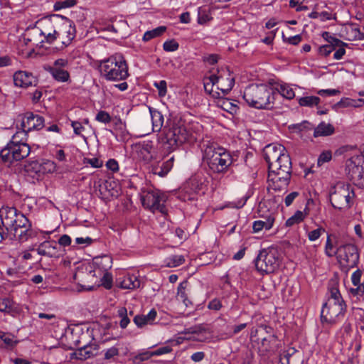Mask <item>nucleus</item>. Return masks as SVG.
Wrapping results in <instances>:
<instances>
[{
	"label": "nucleus",
	"mask_w": 364,
	"mask_h": 364,
	"mask_svg": "<svg viewBox=\"0 0 364 364\" xmlns=\"http://www.w3.org/2000/svg\"><path fill=\"white\" fill-rule=\"evenodd\" d=\"M334 45H333L332 43H328L326 45H323L320 46L318 48V52L321 55H323L324 57L328 56L333 50H335V48H333Z\"/></svg>",
	"instance_id": "54"
},
{
	"label": "nucleus",
	"mask_w": 364,
	"mask_h": 364,
	"mask_svg": "<svg viewBox=\"0 0 364 364\" xmlns=\"http://www.w3.org/2000/svg\"><path fill=\"white\" fill-rule=\"evenodd\" d=\"M363 272L360 269H358L356 271H355L351 276V281L354 286L361 284H360V279L362 277Z\"/></svg>",
	"instance_id": "64"
},
{
	"label": "nucleus",
	"mask_w": 364,
	"mask_h": 364,
	"mask_svg": "<svg viewBox=\"0 0 364 364\" xmlns=\"http://www.w3.org/2000/svg\"><path fill=\"white\" fill-rule=\"evenodd\" d=\"M330 297L323 306H346L337 286L329 287Z\"/></svg>",
	"instance_id": "23"
},
{
	"label": "nucleus",
	"mask_w": 364,
	"mask_h": 364,
	"mask_svg": "<svg viewBox=\"0 0 364 364\" xmlns=\"http://www.w3.org/2000/svg\"><path fill=\"white\" fill-rule=\"evenodd\" d=\"M119 355V349L116 347H112L106 350L105 353V359L110 360L113 358L114 356Z\"/></svg>",
	"instance_id": "63"
},
{
	"label": "nucleus",
	"mask_w": 364,
	"mask_h": 364,
	"mask_svg": "<svg viewBox=\"0 0 364 364\" xmlns=\"http://www.w3.org/2000/svg\"><path fill=\"white\" fill-rule=\"evenodd\" d=\"M154 86L158 89L159 95L160 97H164L167 93V83L165 80H160L159 82H154Z\"/></svg>",
	"instance_id": "55"
},
{
	"label": "nucleus",
	"mask_w": 364,
	"mask_h": 364,
	"mask_svg": "<svg viewBox=\"0 0 364 364\" xmlns=\"http://www.w3.org/2000/svg\"><path fill=\"white\" fill-rule=\"evenodd\" d=\"M119 287L124 289H134L140 287V281L136 276L127 274L119 282Z\"/></svg>",
	"instance_id": "30"
},
{
	"label": "nucleus",
	"mask_w": 364,
	"mask_h": 364,
	"mask_svg": "<svg viewBox=\"0 0 364 364\" xmlns=\"http://www.w3.org/2000/svg\"><path fill=\"white\" fill-rule=\"evenodd\" d=\"M356 160L360 161V158L359 156L355 159L352 158L347 164L348 177L356 186L364 189V165H359V163H356Z\"/></svg>",
	"instance_id": "15"
},
{
	"label": "nucleus",
	"mask_w": 364,
	"mask_h": 364,
	"mask_svg": "<svg viewBox=\"0 0 364 364\" xmlns=\"http://www.w3.org/2000/svg\"><path fill=\"white\" fill-rule=\"evenodd\" d=\"M272 94V88L266 85H250L244 91L243 99L252 107L267 109L273 102Z\"/></svg>",
	"instance_id": "4"
},
{
	"label": "nucleus",
	"mask_w": 364,
	"mask_h": 364,
	"mask_svg": "<svg viewBox=\"0 0 364 364\" xmlns=\"http://www.w3.org/2000/svg\"><path fill=\"white\" fill-rule=\"evenodd\" d=\"M76 3V0H65L62 1H57L54 4V10L58 11L62 9L70 8L75 5Z\"/></svg>",
	"instance_id": "49"
},
{
	"label": "nucleus",
	"mask_w": 364,
	"mask_h": 364,
	"mask_svg": "<svg viewBox=\"0 0 364 364\" xmlns=\"http://www.w3.org/2000/svg\"><path fill=\"white\" fill-rule=\"evenodd\" d=\"M220 102L221 103L220 105V107L230 113L236 112L237 109H238L237 106L233 104L229 99H222Z\"/></svg>",
	"instance_id": "43"
},
{
	"label": "nucleus",
	"mask_w": 364,
	"mask_h": 364,
	"mask_svg": "<svg viewBox=\"0 0 364 364\" xmlns=\"http://www.w3.org/2000/svg\"><path fill=\"white\" fill-rule=\"evenodd\" d=\"M322 37L328 42L332 43L334 45L335 53L333 54V58L336 60H341L346 54L345 46L347 43H344L341 40L332 36L329 32L325 31L322 33Z\"/></svg>",
	"instance_id": "19"
},
{
	"label": "nucleus",
	"mask_w": 364,
	"mask_h": 364,
	"mask_svg": "<svg viewBox=\"0 0 364 364\" xmlns=\"http://www.w3.org/2000/svg\"><path fill=\"white\" fill-rule=\"evenodd\" d=\"M166 31V26H159L153 30L147 31L146 32H145L142 39L145 42L149 41L151 40L152 38H154L161 36Z\"/></svg>",
	"instance_id": "37"
},
{
	"label": "nucleus",
	"mask_w": 364,
	"mask_h": 364,
	"mask_svg": "<svg viewBox=\"0 0 364 364\" xmlns=\"http://www.w3.org/2000/svg\"><path fill=\"white\" fill-rule=\"evenodd\" d=\"M188 333L196 334L199 337L196 338V339L199 341H203L207 338L205 334L207 333H210V332L208 330L205 325L200 324L188 328Z\"/></svg>",
	"instance_id": "35"
},
{
	"label": "nucleus",
	"mask_w": 364,
	"mask_h": 364,
	"mask_svg": "<svg viewBox=\"0 0 364 364\" xmlns=\"http://www.w3.org/2000/svg\"><path fill=\"white\" fill-rule=\"evenodd\" d=\"M14 337L11 333L0 331V339L9 347H14L18 343Z\"/></svg>",
	"instance_id": "42"
},
{
	"label": "nucleus",
	"mask_w": 364,
	"mask_h": 364,
	"mask_svg": "<svg viewBox=\"0 0 364 364\" xmlns=\"http://www.w3.org/2000/svg\"><path fill=\"white\" fill-rule=\"evenodd\" d=\"M69 63L68 59L58 58L55 60L52 65H48L47 68H56L57 69H65L68 67Z\"/></svg>",
	"instance_id": "56"
},
{
	"label": "nucleus",
	"mask_w": 364,
	"mask_h": 364,
	"mask_svg": "<svg viewBox=\"0 0 364 364\" xmlns=\"http://www.w3.org/2000/svg\"><path fill=\"white\" fill-rule=\"evenodd\" d=\"M283 164L279 165L277 169L269 168V176H277L280 178H287V181L291 180V161H288L287 158L283 159Z\"/></svg>",
	"instance_id": "22"
},
{
	"label": "nucleus",
	"mask_w": 364,
	"mask_h": 364,
	"mask_svg": "<svg viewBox=\"0 0 364 364\" xmlns=\"http://www.w3.org/2000/svg\"><path fill=\"white\" fill-rule=\"evenodd\" d=\"M293 127L301 132L306 129H312L314 128V126L308 121H304L301 123L294 124Z\"/></svg>",
	"instance_id": "62"
},
{
	"label": "nucleus",
	"mask_w": 364,
	"mask_h": 364,
	"mask_svg": "<svg viewBox=\"0 0 364 364\" xmlns=\"http://www.w3.org/2000/svg\"><path fill=\"white\" fill-rule=\"evenodd\" d=\"M208 13L205 9L199 7L198 9V23L199 24H204L210 20Z\"/></svg>",
	"instance_id": "48"
},
{
	"label": "nucleus",
	"mask_w": 364,
	"mask_h": 364,
	"mask_svg": "<svg viewBox=\"0 0 364 364\" xmlns=\"http://www.w3.org/2000/svg\"><path fill=\"white\" fill-rule=\"evenodd\" d=\"M185 258L183 255H171L164 260L165 265L168 267H176L183 264Z\"/></svg>",
	"instance_id": "39"
},
{
	"label": "nucleus",
	"mask_w": 364,
	"mask_h": 364,
	"mask_svg": "<svg viewBox=\"0 0 364 364\" xmlns=\"http://www.w3.org/2000/svg\"><path fill=\"white\" fill-rule=\"evenodd\" d=\"M203 162L213 173L225 174L233 162L230 151L216 143L204 145Z\"/></svg>",
	"instance_id": "1"
},
{
	"label": "nucleus",
	"mask_w": 364,
	"mask_h": 364,
	"mask_svg": "<svg viewBox=\"0 0 364 364\" xmlns=\"http://www.w3.org/2000/svg\"><path fill=\"white\" fill-rule=\"evenodd\" d=\"M75 36L76 30L74 23L68 18L63 16L57 32V39L61 40V48L70 45Z\"/></svg>",
	"instance_id": "13"
},
{
	"label": "nucleus",
	"mask_w": 364,
	"mask_h": 364,
	"mask_svg": "<svg viewBox=\"0 0 364 364\" xmlns=\"http://www.w3.org/2000/svg\"><path fill=\"white\" fill-rule=\"evenodd\" d=\"M278 91L283 97L288 100L293 99L295 96L293 89L287 85H280Z\"/></svg>",
	"instance_id": "44"
},
{
	"label": "nucleus",
	"mask_w": 364,
	"mask_h": 364,
	"mask_svg": "<svg viewBox=\"0 0 364 364\" xmlns=\"http://www.w3.org/2000/svg\"><path fill=\"white\" fill-rule=\"evenodd\" d=\"M112 259L111 257L102 255L94 257L92 265L95 269H97L102 272H106L112 267Z\"/></svg>",
	"instance_id": "25"
},
{
	"label": "nucleus",
	"mask_w": 364,
	"mask_h": 364,
	"mask_svg": "<svg viewBox=\"0 0 364 364\" xmlns=\"http://www.w3.org/2000/svg\"><path fill=\"white\" fill-rule=\"evenodd\" d=\"M188 136V132L184 126L174 124L164 131V136L161 138V141L164 144V149L168 153H171L186 142Z\"/></svg>",
	"instance_id": "8"
},
{
	"label": "nucleus",
	"mask_w": 364,
	"mask_h": 364,
	"mask_svg": "<svg viewBox=\"0 0 364 364\" xmlns=\"http://www.w3.org/2000/svg\"><path fill=\"white\" fill-rule=\"evenodd\" d=\"M0 311L11 314L16 311L14 301L9 298L0 299Z\"/></svg>",
	"instance_id": "38"
},
{
	"label": "nucleus",
	"mask_w": 364,
	"mask_h": 364,
	"mask_svg": "<svg viewBox=\"0 0 364 364\" xmlns=\"http://www.w3.org/2000/svg\"><path fill=\"white\" fill-rule=\"evenodd\" d=\"M337 259L342 272L348 273L351 268L358 266L360 260V252L356 245L346 244L336 249Z\"/></svg>",
	"instance_id": "7"
},
{
	"label": "nucleus",
	"mask_w": 364,
	"mask_h": 364,
	"mask_svg": "<svg viewBox=\"0 0 364 364\" xmlns=\"http://www.w3.org/2000/svg\"><path fill=\"white\" fill-rule=\"evenodd\" d=\"M53 78L59 82H67L70 80V75L66 69H57L56 68H45Z\"/></svg>",
	"instance_id": "29"
},
{
	"label": "nucleus",
	"mask_w": 364,
	"mask_h": 364,
	"mask_svg": "<svg viewBox=\"0 0 364 364\" xmlns=\"http://www.w3.org/2000/svg\"><path fill=\"white\" fill-rule=\"evenodd\" d=\"M58 249V245L55 241H44L39 245L37 252L42 256L58 257L60 254Z\"/></svg>",
	"instance_id": "20"
},
{
	"label": "nucleus",
	"mask_w": 364,
	"mask_h": 364,
	"mask_svg": "<svg viewBox=\"0 0 364 364\" xmlns=\"http://www.w3.org/2000/svg\"><path fill=\"white\" fill-rule=\"evenodd\" d=\"M263 220H256L252 224L253 232H259L263 229L270 230L274 223V217L269 214L267 216L262 217Z\"/></svg>",
	"instance_id": "28"
},
{
	"label": "nucleus",
	"mask_w": 364,
	"mask_h": 364,
	"mask_svg": "<svg viewBox=\"0 0 364 364\" xmlns=\"http://www.w3.org/2000/svg\"><path fill=\"white\" fill-rule=\"evenodd\" d=\"M15 207H4L0 210V215L1 218L2 225L9 231V227L14 225V220L17 218V215L20 214Z\"/></svg>",
	"instance_id": "21"
},
{
	"label": "nucleus",
	"mask_w": 364,
	"mask_h": 364,
	"mask_svg": "<svg viewBox=\"0 0 364 364\" xmlns=\"http://www.w3.org/2000/svg\"><path fill=\"white\" fill-rule=\"evenodd\" d=\"M172 350L173 349L170 346L166 345V346H161L151 352H152L153 356H159V355H161L164 354L169 353L172 351Z\"/></svg>",
	"instance_id": "60"
},
{
	"label": "nucleus",
	"mask_w": 364,
	"mask_h": 364,
	"mask_svg": "<svg viewBox=\"0 0 364 364\" xmlns=\"http://www.w3.org/2000/svg\"><path fill=\"white\" fill-rule=\"evenodd\" d=\"M355 194L349 183L343 181L337 182L329 191V200L331 205L340 210L350 209L354 202Z\"/></svg>",
	"instance_id": "5"
},
{
	"label": "nucleus",
	"mask_w": 364,
	"mask_h": 364,
	"mask_svg": "<svg viewBox=\"0 0 364 364\" xmlns=\"http://www.w3.org/2000/svg\"><path fill=\"white\" fill-rule=\"evenodd\" d=\"M99 70L109 81L124 80L129 76L128 65L124 56L120 53H115L100 61Z\"/></svg>",
	"instance_id": "2"
},
{
	"label": "nucleus",
	"mask_w": 364,
	"mask_h": 364,
	"mask_svg": "<svg viewBox=\"0 0 364 364\" xmlns=\"http://www.w3.org/2000/svg\"><path fill=\"white\" fill-rule=\"evenodd\" d=\"M29 220L22 213L17 215L14 225L9 227V230L14 232V235L21 242H25L34 235Z\"/></svg>",
	"instance_id": "12"
},
{
	"label": "nucleus",
	"mask_w": 364,
	"mask_h": 364,
	"mask_svg": "<svg viewBox=\"0 0 364 364\" xmlns=\"http://www.w3.org/2000/svg\"><path fill=\"white\" fill-rule=\"evenodd\" d=\"M174 156L171 157L168 160L164 162L161 166H153L151 171L154 174H157L161 177H164L171 170L173 166Z\"/></svg>",
	"instance_id": "33"
},
{
	"label": "nucleus",
	"mask_w": 364,
	"mask_h": 364,
	"mask_svg": "<svg viewBox=\"0 0 364 364\" xmlns=\"http://www.w3.org/2000/svg\"><path fill=\"white\" fill-rule=\"evenodd\" d=\"M277 340V337L274 334L270 333L262 339V346L267 350L271 348V343H274Z\"/></svg>",
	"instance_id": "52"
},
{
	"label": "nucleus",
	"mask_w": 364,
	"mask_h": 364,
	"mask_svg": "<svg viewBox=\"0 0 364 364\" xmlns=\"http://www.w3.org/2000/svg\"><path fill=\"white\" fill-rule=\"evenodd\" d=\"M142 205L151 212L159 211L162 214L166 213V208L164 203L166 196L159 190L153 188H142L140 193Z\"/></svg>",
	"instance_id": "9"
},
{
	"label": "nucleus",
	"mask_w": 364,
	"mask_h": 364,
	"mask_svg": "<svg viewBox=\"0 0 364 364\" xmlns=\"http://www.w3.org/2000/svg\"><path fill=\"white\" fill-rule=\"evenodd\" d=\"M55 170V164L50 160L33 161L26 166V171L38 176L52 173Z\"/></svg>",
	"instance_id": "18"
},
{
	"label": "nucleus",
	"mask_w": 364,
	"mask_h": 364,
	"mask_svg": "<svg viewBox=\"0 0 364 364\" xmlns=\"http://www.w3.org/2000/svg\"><path fill=\"white\" fill-rule=\"evenodd\" d=\"M325 252L326 255L329 257H332L333 256L336 255V250L333 251V245L331 240V235H328L327 237L325 247Z\"/></svg>",
	"instance_id": "58"
},
{
	"label": "nucleus",
	"mask_w": 364,
	"mask_h": 364,
	"mask_svg": "<svg viewBox=\"0 0 364 364\" xmlns=\"http://www.w3.org/2000/svg\"><path fill=\"white\" fill-rule=\"evenodd\" d=\"M103 276L101 279L102 285L107 289H109L112 287V276L108 272H102Z\"/></svg>",
	"instance_id": "53"
},
{
	"label": "nucleus",
	"mask_w": 364,
	"mask_h": 364,
	"mask_svg": "<svg viewBox=\"0 0 364 364\" xmlns=\"http://www.w3.org/2000/svg\"><path fill=\"white\" fill-rule=\"evenodd\" d=\"M22 131L18 132L21 135L26 136V134L33 130H41L44 127V118L33 112H26L21 120Z\"/></svg>",
	"instance_id": "14"
},
{
	"label": "nucleus",
	"mask_w": 364,
	"mask_h": 364,
	"mask_svg": "<svg viewBox=\"0 0 364 364\" xmlns=\"http://www.w3.org/2000/svg\"><path fill=\"white\" fill-rule=\"evenodd\" d=\"M285 148L281 144H270L264 149V158L268 164V168L277 169L279 165L283 164V159L291 161L290 156L284 153Z\"/></svg>",
	"instance_id": "11"
},
{
	"label": "nucleus",
	"mask_w": 364,
	"mask_h": 364,
	"mask_svg": "<svg viewBox=\"0 0 364 364\" xmlns=\"http://www.w3.org/2000/svg\"><path fill=\"white\" fill-rule=\"evenodd\" d=\"M321 100L316 96H305L299 99V104L300 106L311 107L314 105H318Z\"/></svg>",
	"instance_id": "41"
},
{
	"label": "nucleus",
	"mask_w": 364,
	"mask_h": 364,
	"mask_svg": "<svg viewBox=\"0 0 364 364\" xmlns=\"http://www.w3.org/2000/svg\"><path fill=\"white\" fill-rule=\"evenodd\" d=\"M205 180L200 177L199 176H192L186 183L185 185V189L187 192L189 191L198 193L200 191H203L205 185H204Z\"/></svg>",
	"instance_id": "27"
},
{
	"label": "nucleus",
	"mask_w": 364,
	"mask_h": 364,
	"mask_svg": "<svg viewBox=\"0 0 364 364\" xmlns=\"http://www.w3.org/2000/svg\"><path fill=\"white\" fill-rule=\"evenodd\" d=\"M335 129L331 124L324 122H321L316 128H314V136H326L331 135L334 133Z\"/></svg>",
	"instance_id": "34"
},
{
	"label": "nucleus",
	"mask_w": 364,
	"mask_h": 364,
	"mask_svg": "<svg viewBox=\"0 0 364 364\" xmlns=\"http://www.w3.org/2000/svg\"><path fill=\"white\" fill-rule=\"evenodd\" d=\"M34 77L26 71H18L14 75V82L16 86L28 87L33 85Z\"/></svg>",
	"instance_id": "24"
},
{
	"label": "nucleus",
	"mask_w": 364,
	"mask_h": 364,
	"mask_svg": "<svg viewBox=\"0 0 364 364\" xmlns=\"http://www.w3.org/2000/svg\"><path fill=\"white\" fill-rule=\"evenodd\" d=\"M268 180L271 182V184H269L271 188L278 191H286L290 182V181H287V178L269 176V175Z\"/></svg>",
	"instance_id": "32"
},
{
	"label": "nucleus",
	"mask_w": 364,
	"mask_h": 364,
	"mask_svg": "<svg viewBox=\"0 0 364 364\" xmlns=\"http://www.w3.org/2000/svg\"><path fill=\"white\" fill-rule=\"evenodd\" d=\"M228 85L226 87H217L218 90H220L222 92L223 96L222 97L229 93V92L232 89L235 85V79L233 77L227 78Z\"/></svg>",
	"instance_id": "59"
},
{
	"label": "nucleus",
	"mask_w": 364,
	"mask_h": 364,
	"mask_svg": "<svg viewBox=\"0 0 364 364\" xmlns=\"http://www.w3.org/2000/svg\"><path fill=\"white\" fill-rule=\"evenodd\" d=\"M118 315L122 318L119 326L122 328H125L130 322V319L127 316V311L126 308H121L118 310Z\"/></svg>",
	"instance_id": "47"
},
{
	"label": "nucleus",
	"mask_w": 364,
	"mask_h": 364,
	"mask_svg": "<svg viewBox=\"0 0 364 364\" xmlns=\"http://www.w3.org/2000/svg\"><path fill=\"white\" fill-rule=\"evenodd\" d=\"M19 132L13 135L11 139L0 151V158L2 162L12 165L15 162L22 161L28 156L31 146L23 141Z\"/></svg>",
	"instance_id": "3"
},
{
	"label": "nucleus",
	"mask_w": 364,
	"mask_h": 364,
	"mask_svg": "<svg viewBox=\"0 0 364 364\" xmlns=\"http://www.w3.org/2000/svg\"><path fill=\"white\" fill-rule=\"evenodd\" d=\"M307 213H304L301 210H297L291 217H290L287 221H286V226L287 227H291L294 225L299 224L301 222H302L306 215H307Z\"/></svg>",
	"instance_id": "40"
},
{
	"label": "nucleus",
	"mask_w": 364,
	"mask_h": 364,
	"mask_svg": "<svg viewBox=\"0 0 364 364\" xmlns=\"http://www.w3.org/2000/svg\"><path fill=\"white\" fill-rule=\"evenodd\" d=\"M63 16L53 14L41 18L36 22L40 29V34L45 37L46 42L53 43L57 39L58 31Z\"/></svg>",
	"instance_id": "10"
},
{
	"label": "nucleus",
	"mask_w": 364,
	"mask_h": 364,
	"mask_svg": "<svg viewBox=\"0 0 364 364\" xmlns=\"http://www.w3.org/2000/svg\"><path fill=\"white\" fill-rule=\"evenodd\" d=\"M279 253L274 247L260 250L255 259L256 269L262 274L274 273L279 268Z\"/></svg>",
	"instance_id": "6"
},
{
	"label": "nucleus",
	"mask_w": 364,
	"mask_h": 364,
	"mask_svg": "<svg viewBox=\"0 0 364 364\" xmlns=\"http://www.w3.org/2000/svg\"><path fill=\"white\" fill-rule=\"evenodd\" d=\"M203 86L206 93L210 95L214 98H222L220 93L218 91H213L214 85L203 78Z\"/></svg>",
	"instance_id": "45"
},
{
	"label": "nucleus",
	"mask_w": 364,
	"mask_h": 364,
	"mask_svg": "<svg viewBox=\"0 0 364 364\" xmlns=\"http://www.w3.org/2000/svg\"><path fill=\"white\" fill-rule=\"evenodd\" d=\"M95 119L104 124H108L112 121V117L106 111L101 110L97 112Z\"/></svg>",
	"instance_id": "51"
},
{
	"label": "nucleus",
	"mask_w": 364,
	"mask_h": 364,
	"mask_svg": "<svg viewBox=\"0 0 364 364\" xmlns=\"http://www.w3.org/2000/svg\"><path fill=\"white\" fill-rule=\"evenodd\" d=\"M179 47L178 43L174 40H168L164 43L163 48L166 52H173L178 50Z\"/></svg>",
	"instance_id": "50"
},
{
	"label": "nucleus",
	"mask_w": 364,
	"mask_h": 364,
	"mask_svg": "<svg viewBox=\"0 0 364 364\" xmlns=\"http://www.w3.org/2000/svg\"><path fill=\"white\" fill-rule=\"evenodd\" d=\"M326 230L323 228H318L316 230H311L308 232V238L310 241H315L318 240L322 233L325 232Z\"/></svg>",
	"instance_id": "57"
},
{
	"label": "nucleus",
	"mask_w": 364,
	"mask_h": 364,
	"mask_svg": "<svg viewBox=\"0 0 364 364\" xmlns=\"http://www.w3.org/2000/svg\"><path fill=\"white\" fill-rule=\"evenodd\" d=\"M153 356L151 351L145 350L136 355L133 358V362L139 364L141 362L148 360Z\"/></svg>",
	"instance_id": "46"
},
{
	"label": "nucleus",
	"mask_w": 364,
	"mask_h": 364,
	"mask_svg": "<svg viewBox=\"0 0 364 364\" xmlns=\"http://www.w3.org/2000/svg\"><path fill=\"white\" fill-rule=\"evenodd\" d=\"M187 286L188 282L183 281L179 284L177 289L178 299L181 300L186 306L191 304V301L188 299L187 294L186 292Z\"/></svg>",
	"instance_id": "36"
},
{
	"label": "nucleus",
	"mask_w": 364,
	"mask_h": 364,
	"mask_svg": "<svg viewBox=\"0 0 364 364\" xmlns=\"http://www.w3.org/2000/svg\"><path fill=\"white\" fill-rule=\"evenodd\" d=\"M346 311V306H323L321 312V321L331 325L339 322Z\"/></svg>",
	"instance_id": "16"
},
{
	"label": "nucleus",
	"mask_w": 364,
	"mask_h": 364,
	"mask_svg": "<svg viewBox=\"0 0 364 364\" xmlns=\"http://www.w3.org/2000/svg\"><path fill=\"white\" fill-rule=\"evenodd\" d=\"M149 109L151 117L153 132H156L161 131L164 124L163 114L161 112L151 107H149Z\"/></svg>",
	"instance_id": "31"
},
{
	"label": "nucleus",
	"mask_w": 364,
	"mask_h": 364,
	"mask_svg": "<svg viewBox=\"0 0 364 364\" xmlns=\"http://www.w3.org/2000/svg\"><path fill=\"white\" fill-rule=\"evenodd\" d=\"M331 158L332 154L331 151H323L320 154L318 159L317 164L318 166H321L323 164L329 161L331 159Z\"/></svg>",
	"instance_id": "61"
},
{
	"label": "nucleus",
	"mask_w": 364,
	"mask_h": 364,
	"mask_svg": "<svg viewBox=\"0 0 364 364\" xmlns=\"http://www.w3.org/2000/svg\"><path fill=\"white\" fill-rule=\"evenodd\" d=\"M97 346L95 344L86 345L83 347L80 348L75 353V357L77 359L85 360L91 357H93L97 353Z\"/></svg>",
	"instance_id": "26"
},
{
	"label": "nucleus",
	"mask_w": 364,
	"mask_h": 364,
	"mask_svg": "<svg viewBox=\"0 0 364 364\" xmlns=\"http://www.w3.org/2000/svg\"><path fill=\"white\" fill-rule=\"evenodd\" d=\"M136 149L139 159L145 164H149L152 161H158L157 151L151 141L139 143L136 145Z\"/></svg>",
	"instance_id": "17"
}]
</instances>
